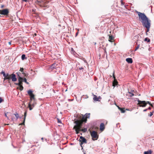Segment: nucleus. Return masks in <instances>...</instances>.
Returning <instances> with one entry per match:
<instances>
[{"instance_id":"5701e85b","label":"nucleus","mask_w":154,"mask_h":154,"mask_svg":"<svg viewBox=\"0 0 154 154\" xmlns=\"http://www.w3.org/2000/svg\"><path fill=\"white\" fill-rule=\"evenodd\" d=\"M23 78V82H24L27 84H29V82H27V79L26 78Z\"/></svg>"},{"instance_id":"c85d7f7f","label":"nucleus","mask_w":154,"mask_h":154,"mask_svg":"<svg viewBox=\"0 0 154 154\" xmlns=\"http://www.w3.org/2000/svg\"><path fill=\"white\" fill-rule=\"evenodd\" d=\"M24 69L23 68H20V71L21 72H23Z\"/></svg>"},{"instance_id":"7ed1b4c3","label":"nucleus","mask_w":154,"mask_h":154,"mask_svg":"<svg viewBox=\"0 0 154 154\" xmlns=\"http://www.w3.org/2000/svg\"><path fill=\"white\" fill-rule=\"evenodd\" d=\"M138 15L139 20L142 23L143 25L150 23L148 18L143 13L137 11Z\"/></svg>"},{"instance_id":"a211bd4d","label":"nucleus","mask_w":154,"mask_h":154,"mask_svg":"<svg viewBox=\"0 0 154 154\" xmlns=\"http://www.w3.org/2000/svg\"><path fill=\"white\" fill-rule=\"evenodd\" d=\"M26 112H24V120H23V122L22 123L21 125H24V123H25V119H26Z\"/></svg>"},{"instance_id":"4be33fe9","label":"nucleus","mask_w":154,"mask_h":154,"mask_svg":"<svg viewBox=\"0 0 154 154\" xmlns=\"http://www.w3.org/2000/svg\"><path fill=\"white\" fill-rule=\"evenodd\" d=\"M81 131H82L83 132H85L87 131V129L86 128H84V129H81Z\"/></svg>"},{"instance_id":"f257e3e1","label":"nucleus","mask_w":154,"mask_h":154,"mask_svg":"<svg viewBox=\"0 0 154 154\" xmlns=\"http://www.w3.org/2000/svg\"><path fill=\"white\" fill-rule=\"evenodd\" d=\"M90 115V113H86L82 116L81 121H76L75 122L76 125L74 126L73 129H75L76 134L79 133V132L81 130L82 122H86L87 119L89 118Z\"/></svg>"},{"instance_id":"a18cd8bd","label":"nucleus","mask_w":154,"mask_h":154,"mask_svg":"<svg viewBox=\"0 0 154 154\" xmlns=\"http://www.w3.org/2000/svg\"><path fill=\"white\" fill-rule=\"evenodd\" d=\"M78 34V32L76 33V36Z\"/></svg>"},{"instance_id":"7c9ffc66","label":"nucleus","mask_w":154,"mask_h":154,"mask_svg":"<svg viewBox=\"0 0 154 154\" xmlns=\"http://www.w3.org/2000/svg\"><path fill=\"white\" fill-rule=\"evenodd\" d=\"M139 48V45H138L136 48L135 49V51H136V50H137Z\"/></svg>"},{"instance_id":"aec40b11","label":"nucleus","mask_w":154,"mask_h":154,"mask_svg":"<svg viewBox=\"0 0 154 154\" xmlns=\"http://www.w3.org/2000/svg\"><path fill=\"white\" fill-rule=\"evenodd\" d=\"M113 39L114 38L112 36H109V41L110 42H112V40H113Z\"/></svg>"},{"instance_id":"2eb2a0df","label":"nucleus","mask_w":154,"mask_h":154,"mask_svg":"<svg viewBox=\"0 0 154 154\" xmlns=\"http://www.w3.org/2000/svg\"><path fill=\"white\" fill-rule=\"evenodd\" d=\"M105 128L104 125V123H101L100 125V130L101 131H103Z\"/></svg>"},{"instance_id":"6e6552de","label":"nucleus","mask_w":154,"mask_h":154,"mask_svg":"<svg viewBox=\"0 0 154 154\" xmlns=\"http://www.w3.org/2000/svg\"><path fill=\"white\" fill-rule=\"evenodd\" d=\"M9 13V10L8 9L0 10V15H8Z\"/></svg>"},{"instance_id":"6ab92c4d","label":"nucleus","mask_w":154,"mask_h":154,"mask_svg":"<svg viewBox=\"0 0 154 154\" xmlns=\"http://www.w3.org/2000/svg\"><path fill=\"white\" fill-rule=\"evenodd\" d=\"M152 152V151L151 150H149L147 151H145L144 154H151Z\"/></svg>"},{"instance_id":"20e7f679","label":"nucleus","mask_w":154,"mask_h":154,"mask_svg":"<svg viewBox=\"0 0 154 154\" xmlns=\"http://www.w3.org/2000/svg\"><path fill=\"white\" fill-rule=\"evenodd\" d=\"M48 2L45 0H37L35 2L36 4L40 6L41 7H47Z\"/></svg>"},{"instance_id":"0eeeda50","label":"nucleus","mask_w":154,"mask_h":154,"mask_svg":"<svg viewBox=\"0 0 154 154\" xmlns=\"http://www.w3.org/2000/svg\"><path fill=\"white\" fill-rule=\"evenodd\" d=\"M90 133L92 140H97L98 137V135L97 132L95 131H93L91 132V131Z\"/></svg>"},{"instance_id":"ddd939ff","label":"nucleus","mask_w":154,"mask_h":154,"mask_svg":"<svg viewBox=\"0 0 154 154\" xmlns=\"http://www.w3.org/2000/svg\"><path fill=\"white\" fill-rule=\"evenodd\" d=\"M11 75H9L7 73L6 75V76L4 77V80H5L6 79L10 80L11 79Z\"/></svg>"},{"instance_id":"f3484780","label":"nucleus","mask_w":154,"mask_h":154,"mask_svg":"<svg viewBox=\"0 0 154 154\" xmlns=\"http://www.w3.org/2000/svg\"><path fill=\"white\" fill-rule=\"evenodd\" d=\"M126 95L127 96H129L131 97H132L134 95V94L133 93L129 91H128Z\"/></svg>"},{"instance_id":"a19ab883","label":"nucleus","mask_w":154,"mask_h":154,"mask_svg":"<svg viewBox=\"0 0 154 154\" xmlns=\"http://www.w3.org/2000/svg\"><path fill=\"white\" fill-rule=\"evenodd\" d=\"M148 109L150 110L151 109V108L150 107H149L148 108V109Z\"/></svg>"},{"instance_id":"f8f14e48","label":"nucleus","mask_w":154,"mask_h":154,"mask_svg":"<svg viewBox=\"0 0 154 154\" xmlns=\"http://www.w3.org/2000/svg\"><path fill=\"white\" fill-rule=\"evenodd\" d=\"M150 23H148L146 24L145 25H143V26L145 27L147 29V32H148L149 30V29L150 27Z\"/></svg>"},{"instance_id":"423d86ee","label":"nucleus","mask_w":154,"mask_h":154,"mask_svg":"<svg viewBox=\"0 0 154 154\" xmlns=\"http://www.w3.org/2000/svg\"><path fill=\"white\" fill-rule=\"evenodd\" d=\"M138 104L139 105H140V106H142L143 107H145L147 103L149 104L151 106H153L149 102V101H147L146 102L145 101H141L140 100H138Z\"/></svg>"},{"instance_id":"39448f33","label":"nucleus","mask_w":154,"mask_h":154,"mask_svg":"<svg viewBox=\"0 0 154 154\" xmlns=\"http://www.w3.org/2000/svg\"><path fill=\"white\" fill-rule=\"evenodd\" d=\"M19 72H17V74L19 76L18 78V80L19 81V83L16 84V85H18L20 87V91H22L23 89V88L22 86V82L23 81V78L21 77L19 75Z\"/></svg>"},{"instance_id":"1a4fd4ad","label":"nucleus","mask_w":154,"mask_h":154,"mask_svg":"<svg viewBox=\"0 0 154 154\" xmlns=\"http://www.w3.org/2000/svg\"><path fill=\"white\" fill-rule=\"evenodd\" d=\"M79 141L80 142H81L80 143V145L82 147V145L84 143H87L86 139L82 136L80 137Z\"/></svg>"},{"instance_id":"09e8293b","label":"nucleus","mask_w":154,"mask_h":154,"mask_svg":"<svg viewBox=\"0 0 154 154\" xmlns=\"http://www.w3.org/2000/svg\"><path fill=\"white\" fill-rule=\"evenodd\" d=\"M86 98H88V96H87V97H86Z\"/></svg>"},{"instance_id":"c03bdc74","label":"nucleus","mask_w":154,"mask_h":154,"mask_svg":"<svg viewBox=\"0 0 154 154\" xmlns=\"http://www.w3.org/2000/svg\"><path fill=\"white\" fill-rule=\"evenodd\" d=\"M5 116L6 117H7V114H6V113H5Z\"/></svg>"},{"instance_id":"9d476101","label":"nucleus","mask_w":154,"mask_h":154,"mask_svg":"<svg viewBox=\"0 0 154 154\" xmlns=\"http://www.w3.org/2000/svg\"><path fill=\"white\" fill-rule=\"evenodd\" d=\"M93 99L94 101H100L99 99H101V98L100 96L97 97L96 95L93 94Z\"/></svg>"},{"instance_id":"dca6fc26","label":"nucleus","mask_w":154,"mask_h":154,"mask_svg":"<svg viewBox=\"0 0 154 154\" xmlns=\"http://www.w3.org/2000/svg\"><path fill=\"white\" fill-rule=\"evenodd\" d=\"M126 60L128 63H131L133 62L132 59L131 58H126Z\"/></svg>"},{"instance_id":"f704fd0d","label":"nucleus","mask_w":154,"mask_h":154,"mask_svg":"<svg viewBox=\"0 0 154 154\" xmlns=\"http://www.w3.org/2000/svg\"><path fill=\"white\" fill-rule=\"evenodd\" d=\"M57 122L58 123H61V121L60 119H58Z\"/></svg>"},{"instance_id":"473e14b6","label":"nucleus","mask_w":154,"mask_h":154,"mask_svg":"<svg viewBox=\"0 0 154 154\" xmlns=\"http://www.w3.org/2000/svg\"><path fill=\"white\" fill-rule=\"evenodd\" d=\"M3 100L2 99V98L1 97H0V103H2V102Z\"/></svg>"},{"instance_id":"412c9836","label":"nucleus","mask_w":154,"mask_h":154,"mask_svg":"<svg viewBox=\"0 0 154 154\" xmlns=\"http://www.w3.org/2000/svg\"><path fill=\"white\" fill-rule=\"evenodd\" d=\"M14 115L16 117V120H17L18 118H19V114L17 113L16 112V113L14 114Z\"/></svg>"},{"instance_id":"de8ad7c7","label":"nucleus","mask_w":154,"mask_h":154,"mask_svg":"<svg viewBox=\"0 0 154 154\" xmlns=\"http://www.w3.org/2000/svg\"><path fill=\"white\" fill-rule=\"evenodd\" d=\"M86 98H88V96H87V97H86Z\"/></svg>"},{"instance_id":"c756f323","label":"nucleus","mask_w":154,"mask_h":154,"mask_svg":"<svg viewBox=\"0 0 154 154\" xmlns=\"http://www.w3.org/2000/svg\"><path fill=\"white\" fill-rule=\"evenodd\" d=\"M22 74L24 75V76L27 77V75L24 72H22Z\"/></svg>"},{"instance_id":"a878e982","label":"nucleus","mask_w":154,"mask_h":154,"mask_svg":"<svg viewBox=\"0 0 154 154\" xmlns=\"http://www.w3.org/2000/svg\"><path fill=\"white\" fill-rule=\"evenodd\" d=\"M1 74H2L3 75V76L5 77V76H6V74L4 72H1Z\"/></svg>"},{"instance_id":"e433bc0d","label":"nucleus","mask_w":154,"mask_h":154,"mask_svg":"<svg viewBox=\"0 0 154 154\" xmlns=\"http://www.w3.org/2000/svg\"><path fill=\"white\" fill-rule=\"evenodd\" d=\"M121 4L122 5H124V3L122 1H121Z\"/></svg>"},{"instance_id":"c9c22d12","label":"nucleus","mask_w":154,"mask_h":154,"mask_svg":"<svg viewBox=\"0 0 154 154\" xmlns=\"http://www.w3.org/2000/svg\"><path fill=\"white\" fill-rule=\"evenodd\" d=\"M147 110V109H144V110H143V111L144 112H146V111Z\"/></svg>"},{"instance_id":"ea45409f","label":"nucleus","mask_w":154,"mask_h":154,"mask_svg":"<svg viewBox=\"0 0 154 154\" xmlns=\"http://www.w3.org/2000/svg\"><path fill=\"white\" fill-rule=\"evenodd\" d=\"M4 7V6L3 5H2L1 8H2Z\"/></svg>"},{"instance_id":"bb28decb","label":"nucleus","mask_w":154,"mask_h":154,"mask_svg":"<svg viewBox=\"0 0 154 154\" xmlns=\"http://www.w3.org/2000/svg\"><path fill=\"white\" fill-rule=\"evenodd\" d=\"M31 0H22V1L23 2H29V1H31Z\"/></svg>"},{"instance_id":"cd10ccee","label":"nucleus","mask_w":154,"mask_h":154,"mask_svg":"<svg viewBox=\"0 0 154 154\" xmlns=\"http://www.w3.org/2000/svg\"><path fill=\"white\" fill-rule=\"evenodd\" d=\"M121 111L122 113H124L125 112V110L122 109H121Z\"/></svg>"},{"instance_id":"4c0bfd02","label":"nucleus","mask_w":154,"mask_h":154,"mask_svg":"<svg viewBox=\"0 0 154 154\" xmlns=\"http://www.w3.org/2000/svg\"><path fill=\"white\" fill-rule=\"evenodd\" d=\"M11 119L12 120H14V119L12 117V116L11 117Z\"/></svg>"},{"instance_id":"f03ea898","label":"nucleus","mask_w":154,"mask_h":154,"mask_svg":"<svg viewBox=\"0 0 154 154\" xmlns=\"http://www.w3.org/2000/svg\"><path fill=\"white\" fill-rule=\"evenodd\" d=\"M28 94L30 97V99L28 104V108L30 110H31L36 104V100L35 97V95L32 93V91L29 90L27 91Z\"/></svg>"},{"instance_id":"8fccbe9b","label":"nucleus","mask_w":154,"mask_h":154,"mask_svg":"<svg viewBox=\"0 0 154 154\" xmlns=\"http://www.w3.org/2000/svg\"><path fill=\"white\" fill-rule=\"evenodd\" d=\"M1 16V15H0V16Z\"/></svg>"},{"instance_id":"393cba45","label":"nucleus","mask_w":154,"mask_h":154,"mask_svg":"<svg viewBox=\"0 0 154 154\" xmlns=\"http://www.w3.org/2000/svg\"><path fill=\"white\" fill-rule=\"evenodd\" d=\"M144 41H147V42H150V40L148 38H146L144 39Z\"/></svg>"},{"instance_id":"4468645a","label":"nucleus","mask_w":154,"mask_h":154,"mask_svg":"<svg viewBox=\"0 0 154 154\" xmlns=\"http://www.w3.org/2000/svg\"><path fill=\"white\" fill-rule=\"evenodd\" d=\"M11 79H12V81L13 82H15L17 80V78L16 77V75L14 74H11Z\"/></svg>"},{"instance_id":"37998d69","label":"nucleus","mask_w":154,"mask_h":154,"mask_svg":"<svg viewBox=\"0 0 154 154\" xmlns=\"http://www.w3.org/2000/svg\"><path fill=\"white\" fill-rule=\"evenodd\" d=\"M80 69H83V68L82 67H81V68H80Z\"/></svg>"},{"instance_id":"58836bf2","label":"nucleus","mask_w":154,"mask_h":154,"mask_svg":"<svg viewBox=\"0 0 154 154\" xmlns=\"http://www.w3.org/2000/svg\"><path fill=\"white\" fill-rule=\"evenodd\" d=\"M8 44L9 45H11V42H8Z\"/></svg>"},{"instance_id":"2f4dec72","label":"nucleus","mask_w":154,"mask_h":154,"mask_svg":"<svg viewBox=\"0 0 154 154\" xmlns=\"http://www.w3.org/2000/svg\"><path fill=\"white\" fill-rule=\"evenodd\" d=\"M55 64H53V65L52 66H51V67L52 68H55Z\"/></svg>"},{"instance_id":"49530a36","label":"nucleus","mask_w":154,"mask_h":154,"mask_svg":"<svg viewBox=\"0 0 154 154\" xmlns=\"http://www.w3.org/2000/svg\"><path fill=\"white\" fill-rule=\"evenodd\" d=\"M35 10H34V9H33V10H32V11H35Z\"/></svg>"},{"instance_id":"72a5a7b5","label":"nucleus","mask_w":154,"mask_h":154,"mask_svg":"<svg viewBox=\"0 0 154 154\" xmlns=\"http://www.w3.org/2000/svg\"><path fill=\"white\" fill-rule=\"evenodd\" d=\"M153 115V112H150V116H152Z\"/></svg>"},{"instance_id":"9b49d317","label":"nucleus","mask_w":154,"mask_h":154,"mask_svg":"<svg viewBox=\"0 0 154 154\" xmlns=\"http://www.w3.org/2000/svg\"><path fill=\"white\" fill-rule=\"evenodd\" d=\"M113 78L114 79L113 82L112 84L113 86H115L116 85H117L118 82L117 81L114 75V72L113 73Z\"/></svg>"},{"instance_id":"79ce46f5","label":"nucleus","mask_w":154,"mask_h":154,"mask_svg":"<svg viewBox=\"0 0 154 154\" xmlns=\"http://www.w3.org/2000/svg\"><path fill=\"white\" fill-rule=\"evenodd\" d=\"M43 139H44V138L43 137L42 138H41V139L42 140V141H43Z\"/></svg>"},{"instance_id":"b1692460","label":"nucleus","mask_w":154,"mask_h":154,"mask_svg":"<svg viewBox=\"0 0 154 154\" xmlns=\"http://www.w3.org/2000/svg\"><path fill=\"white\" fill-rule=\"evenodd\" d=\"M21 58L23 60L25 59L26 58L25 55L24 54H23L21 56Z\"/></svg>"}]
</instances>
